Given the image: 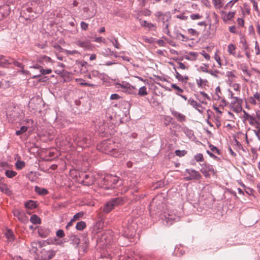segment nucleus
<instances>
[{
    "mask_svg": "<svg viewBox=\"0 0 260 260\" xmlns=\"http://www.w3.org/2000/svg\"><path fill=\"white\" fill-rule=\"evenodd\" d=\"M14 215L17 217L18 219L22 221L23 219V214L19 209H15L13 211Z\"/></svg>",
    "mask_w": 260,
    "mask_h": 260,
    "instance_id": "393cba45",
    "label": "nucleus"
},
{
    "mask_svg": "<svg viewBox=\"0 0 260 260\" xmlns=\"http://www.w3.org/2000/svg\"><path fill=\"white\" fill-rule=\"evenodd\" d=\"M209 65L208 64H204L203 66H201L199 68V71L205 73H209L208 70Z\"/></svg>",
    "mask_w": 260,
    "mask_h": 260,
    "instance_id": "e433bc0d",
    "label": "nucleus"
},
{
    "mask_svg": "<svg viewBox=\"0 0 260 260\" xmlns=\"http://www.w3.org/2000/svg\"><path fill=\"white\" fill-rule=\"evenodd\" d=\"M5 236L9 241L12 242L14 241V236L12 231L10 230H7L5 233Z\"/></svg>",
    "mask_w": 260,
    "mask_h": 260,
    "instance_id": "b1692460",
    "label": "nucleus"
},
{
    "mask_svg": "<svg viewBox=\"0 0 260 260\" xmlns=\"http://www.w3.org/2000/svg\"><path fill=\"white\" fill-rule=\"evenodd\" d=\"M185 173L184 175H189L188 176L185 177L184 180L185 181H189L191 180H199L201 178L202 176L198 171L193 169H186Z\"/></svg>",
    "mask_w": 260,
    "mask_h": 260,
    "instance_id": "39448f33",
    "label": "nucleus"
},
{
    "mask_svg": "<svg viewBox=\"0 0 260 260\" xmlns=\"http://www.w3.org/2000/svg\"><path fill=\"white\" fill-rule=\"evenodd\" d=\"M247 121H248L250 125L254 126L256 127H258V126L260 125L258 121L253 116H251V117L249 118Z\"/></svg>",
    "mask_w": 260,
    "mask_h": 260,
    "instance_id": "412c9836",
    "label": "nucleus"
},
{
    "mask_svg": "<svg viewBox=\"0 0 260 260\" xmlns=\"http://www.w3.org/2000/svg\"><path fill=\"white\" fill-rule=\"evenodd\" d=\"M251 3L252 4L253 9L257 12L258 11V8L257 6V3L254 0H250Z\"/></svg>",
    "mask_w": 260,
    "mask_h": 260,
    "instance_id": "13d9d810",
    "label": "nucleus"
},
{
    "mask_svg": "<svg viewBox=\"0 0 260 260\" xmlns=\"http://www.w3.org/2000/svg\"><path fill=\"white\" fill-rule=\"evenodd\" d=\"M194 158L197 162L204 161V157L202 153H199L195 155Z\"/></svg>",
    "mask_w": 260,
    "mask_h": 260,
    "instance_id": "79ce46f5",
    "label": "nucleus"
},
{
    "mask_svg": "<svg viewBox=\"0 0 260 260\" xmlns=\"http://www.w3.org/2000/svg\"><path fill=\"white\" fill-rule=\"evenodd\" d=\"M0 61H2V63L0 64V65H2V63H8L11 64L10 62H9V60H7L5 58V57L4 55H0Z\"/></svg>",
    "mask_w": 260,
    "mask_h": 260,
    "instance_id": "8fccbe9b",
    "label": "nucleus"
},
{
    "mask_svg": "<svg viewBox=\"0 0 260 260\" xmlns=\"http://www.w3.org/2000/svg\"><path fill=\"white\" fill-rule=\"evenodd\" d=\"M203 17V16L199 13H192L190 15V18L193 20H199Z\"/></svg>",
    "mask_w": 260,
    "mask_h": 260,
    "instance_id": "473e14b6",
    "label": "nucleus"
},
{
    "mask_svg": "<svg viewBox=\"0 0 260 260\" xmlns=\"http://www.w3.org/2000/svg\"><path fill=\"white\" fill-rule=\"evenodd\" d=\"M171 114L174 116L179 122H182L186 120V117L184 115L174 110H171Z\"/></svg>",
    "mask_w": 260,
    "mask_h": 260,
    "instance_id": "9b49d317",
    "label": "nucleus"
},
{
    "mask_svg": "<svg viewBox=\"0 0 260 260\" xmlns=\"http://www.w3.org/2000/svg\"><path fill=\"white\" fill-rule=\"evenodd\" d=\"M52 72V70L51 69H41L40 73L42 75H46L50 74Z\"/></svg>",
    "mask_w": 260,
    "mask_h": 260,
    "instance_id": "49530a36",
    "label": "nucleus"
},
{
    "mask_svg": "<svg viewBox=\"0 0 260 260\" xmlns=\"http://www.w3.org/2000/svg\"><path fill=\"white\" fill-rule=\"evenodd\" d=\"M93 41L98 43L103 42L104 43H105L106 42L105 39L101 37H95Z\"/></svg>",
    "mask_w": 260,
    "mask_h": 260,
    "instance_id": "3c124183",
    "label": "nucleus"
},
{
    "mask_svg": "<svg viewBox=\"0 0 260 260\" xmlns=\"http://www.w3.org/2000/svg\"><path fill=\"white\" fill-rule=\"evenodd\" d=\"M240 43L243 44V47L244 48V50L245 51L247 50L248 49V45L246 44V41L245 38H241Z\"/></svg>",
    "mask_w": 260,
    "mask_h": 260,
    "instance_id": "a18cd8bd",
    "label": "nucleus"
},
{
    "mask_svg": "<svg viewBox=\"0 0 260 260\" xmlns=\"http://www.w3.org/2000/svg\"><path fill=\"white\" fill-rule=\"evenodd\" d=\"M200 93L202 96V97L205 99H206L209 101L211 100L210 97L205 92L202 91L200 92Z\"/></svg>",
    "mask_w": 260,
    "mask_h": 260,
    "instance_id": "bf43d9fd",
    "label": "nucleus"
},
{
    "mask_svg": "<svg viewBox=\"0 0 260 260\" xmlns=\"http://www.w3.org/2000/svg\"><path fill=\"white\" fill-rule=\"evenodd\" d=\"M201 54H202L207 60H210V56L209 54H208L207 53H206L205 51H203L201 53Z\"/></svg>",
    "mask_w": 260,
    "mask_h": 260,
    "instance_id": "4d7b16f0",
    "label": "nucleus"
},
{
    "mask_svg": "<svg viewBox=\"0 0 260 260\" xmlns=\"http://www.w3.org/2000/svg\"><path fill=\"white\" fill-rule=\"evenodd\" d=\"M220 105L222 106L221 108L217 107L215 106L213 107V108L214 110H215L216 112L218 113L220 115H221V113H222V111L221 110H223V106H226V102L224 99H222Z\"/></svg>",
    "mask_w": 260,
    "mask_h": 260,
    "instance_id": "4be33fe9",
    "label": "nucleus"
},
{
    "mask_svg": "<svg viewBox=\"0 0 260 260\" xmlns=\"http://www.w3.org/2000/svg\"><path fill=\"white\" fill-rule=\"evenodd\" d=\"M196 83L199 87L204 88L208 86V81L206 79H202L200 78L196 80Z\"/></svg>",
    "mask_w": 260,
    "mask_h": 260,
    "instance_id": "dca6fc26",
    "label": "nucleus"
},
{
    "mask_svg": "<svg viewBox=\"0 0 260 260\" xmlns=\"http://www.w3.org/2000/svg\"><path fill=\"white\" fill-rule=\"evenodd\" d=\"M253 97L255 99V100L258 102V103H260V93L256 92L253 94Z\"/></svg>",
    "mask_w": 260,
    "mask_h": 260,
    "instance_id": "69168bd1",
    "label": "nucleus"
},
{
    "mask_svg": "<svg viewBox=\"0 0 260 260\" xmlns=\"http://www.w3.org/2000/svg\"><path fill=\"white\" fill-rule=\"evenodd\" d=\"M86 227V223L84 221L78 222L76 226V228L79 231L83 230Z\"/></svg>",
    "mask_w": 260,
    "mask_h": 260,
    "instance_id": "c85d7f7f",
    "label": "nucleus"
},
{
    "mask_svg": "<svg viewBox=\"0 0 260 260\" xmlns=\"http://www.w3.org/2000/svg\"><path fill=\"white\" fill-rule=\"evenodd\" d=\"M123 201L122 199L117 198L109 201L104 207L103 212L108 213L110 212L115 206L122 204Z\"/></svg>",
    "mask_w": 260,
    "mask_h": 260,
    "instance_id": "7ed1b4c3",
    "label": "nucleus"
},
{
    "mask_svg": "<svg viewBox=\"0 0 260 260\" xmlns=\"http://www.w3.org/2000/svg\"><path fill=\"white\" fill-rule=\"evenodd\" d=\"M37 61L40 63H42L43 61L48 62H51L52 59H51L50 57H49L48 56H47L46 55H43V56H40L38 57L37 58Z\"/></svg>",
    "mask_w": 260,
    "mask_h": 260,
    "instance_id": "5701e85b",
    "label": "nucleus"
},
{
    "mask_svg": "<svg viewBox=\"0 0 260 260\" xmlns=\"http://www.w3.org/2000/svg\"><path fill=\"white\" fill-rule=\"evenodd\" d=\"M120 87L123 89V91L130 94L137 95V89L136 87L127 84L126 85H120Z\"/></svg>",
    "mask_w": 260,
    "mask_h": 260,
    "instance_id": "9d476101",
    "label": "nucleus"
},
{
    "mask_svg": "<svg viewBox=\"0 0 260 260\" xmlns=\"http://www.w3.org/2000/svg\"><path fill=\"white\" fill-rule=\"evenodd\" d=\"M188 103L192 106L193 108H196L200 113H203L204 111V109L202 107V106L198 104L196 101L194 100L189 99L188 100Z\"/></svg>",
    "mask_w": 260,
    "mask_h": 260,
    "instance_id": "f8f14e48",
    "label": "nucleus"
},
{
    "mask_svg": "<svg viewBox=\"0 0 260 260\" xmlns=\"http://www.w3.org/2000/svg\"><path fill=\"white\" fill-rule=\"evenodd\" d=\"M98 148L102 152L115 157H118L122 154L120 144L111 140L103 142Z\"/></svg>",
    "mask_w": 260,
    "mask_h": 260,
    "instance_id": "f257e3e1",
    "label": "nucleus"
},
{
    "mask_svg": "<svg viewBox=\"0 0 260 260\" xmlns=\"http://www.w3.org/2000/svg\"><path fill=\"white\" fill-rule=\"evenodd\" d=\"M198 54L197 52H191L189 53L190 57L192 59H196L198 57Z\"/></svg>",
    "mask_w": 260,
    "mask_h": 260,
    "instance_id": "6e6d98bb",
    "label": "nucleus"
},
{
    "mask_svg": "<svg viewBox=\"0 0 260 260\" xmlns=\"http://www.w3.org/2000/svg\"><path fill=\"white\" fill-rule=\"evenodd\" d=\"M148 94L147 87L145 86H143L139 88L137 95L140 96H145Z\"/></svg>",
    "mask_w": 260,
    "mask_h": 260,
    "instance_id": "f3484780",
    "label": "nucleus"
},
{
    "mask_svg": "<svg viewBox=\"0 0 260 260\" xmlns=\"http://www.w3.org/2000/svg\"><path fill=\"white\" fill-rule=\"evenodd\" d=\"M221 17L223 21L225 23L228 21L231 20L235 16L236 12L235 11H230L228 13L224 11H221L220 12Z\"/></svg>",
    "mask_w": 260,
    "mask_h": 260,
    "instance_id": "0eeeda50",
    "label": "nucleus"
},
{
    "mask_svg": "<svg viewBox=\"0 0 260 260\" xmlns=\"http://www.w3.org/2000/svg\"><path fill=\"white\" fill-rule=\"evenodd\" d=\"M16 167L18 170H20L25 167V162L23 161L17 160L15 164Z\"/></svg>",
    "mask_w": 260,
    "mask_h": 260,
    "instance_id": "2f4dec72",
    "label": "nucleus"
},
{
    "mask_svg": "<svg viewBox=\"0 0 260 260\" xmlns=\"http://www.w3.org/2000/svg\"><path fill=\"white\" fill-rule=\"evenodd\" d=\"M178 68H179V69H182V70H185L187 69V68L186 67L185 65L181 62H178V67H177Z\"/></svg>",
    "mask_w": 260,
    "mask_h": 260,
    "instance_id": "0e129e2a",
    "label": "nucleus"
},
{
    "mask_svg": "<svg viewBox=\"0 0 260 260\" xmlns=\"http://www.w3.org/2000/svg\"><path fill=\"white\" fill-rule=\"evenodd\" d=\"M237 23L238 24L241 26V27H243L244 25V20L242 19V18H238L237 20Z\"/></svg>",
    "mask_w": 260,
    "mask_h": 260,
    "instance_id": "5fc2aeb1",
    "label": "nucleus"
},
{
    "mask_svg": "<svg viewBox=\"0 0 260 260\" xmlns=\"http://www.w3.org/2000/svg\"><path fill=\"white\" fill-rule=\"evenodd\" d=\"M25 207L26 208L32 209L36 207V204L34 201H29L25 204Z\"/></svg>",
    "mask_w": 260,
    "mask_h": 260,
    "instance_id": "7c9ffc66",
    "label": "nucleus"
},
{
    "mask_svg": "<svg viewBox=\"0 0 260 260\" xmlns=\"http://www.w3.org/2000/svg\"><path fill=\"white\" fill-rule=\"evenodd\" d=\"M0 191L7 195H10L12 193L8 185L5 183L0 184Z\"/></svg>",
    "mask_w": 260,
    "mask_h": 260,
    "instance_id": "aec40b11",
    "label": "nucleus"
},
{
    "mask_svg": "<svg viewBox=\"0 0 260 260\" xmlns=\"http://www.w3.org/2000/svg\"><path fill=\"white\" fill-rule=\"evenodd\" d=\"M171 87L174 89L175 90H176V93L178 95H179V93H182L183 90L182 89H181V88H180L179 86H178L177 85H176V84H173L171 85Z\"/></svg>",
    "mask_w": 260,
    "mask_h": 260,
    "instance_id": "f704fd0d",
    "label": "nucleus"
},
{
    "mask_svg": "<svg viewBox=\"0 0 260 260\" xmlns=\"http://www.w3.org/2000/svg\"><path fill=\"white\" fill-rule=\"evenodd\" d=\"M213 17L214 20V22L215 24H217L219 21V18L218 15L215 13V12H213Z\"/></svg>",
    "mask_w": 260,
    "mask_h": 260,
    "instance_id": "052dcab7",
    "label": "nucleus"
},
{
    "mask_svg": "<svg viewBox=\"0 0 260 260\" xmlns=\"http://www.w3.org/2000/svg\"><path fill=\"white\" fill-rule=\"evenodd\" d=\"M112 43L113 45L115 46V48L117 49L120 48V44L119 43L118 40L117 39H115L114 42L112 41Z\"/></svg>",
    "mask_w": 260,
    "mask_h": 260,
    "instance_id": "774afa93",
    "label": "nucleus"
},
{
    "mask_svg": "<svg viewBox=\"0 0 260 260\" xmlns=\"http://www.w3.org/2000/svg\"><path fill=\"white\" fill-rule=\"evenodd\" d=\"M234 94L231 93L232 102L231 103V107L233 108L234 111L237 113L241 112L242 110V99L233 96Z\"/></svg>",
    "mask_w": 260,
    "mask_h": 260,
    "instance_id": "20e7f679",
    "label": "nucleus"
},
{
    "mask_svg": "<svg viewBox=\"0 0 260 260\" xmlns=\"http://www.w3.org/2000/svg\"><path fill=\"white\" fill-rule=\"evenodd\" d=\"M141 25L142 27L148 28L149 29H152L155 27V25L151 23H148L146 20H139Z\"/></svg>",
    "mask_w": 260,
    "mask_h": 260,
    "instance_id": "6ab92c4d",
    "label": "nucleus"
},
{
    "mask_svg": "<svg viewBox=\"0 0 260 260\" xmlns=\"http://www.w3.org/2000/svg\"><path fill=\"white\" fill-rule=\"evenodd\" d=\"M51 233V231L48 228H40L38 230V233L42 238H46L48 237Z\"/></svg>",
    "mask_w": 260,
    "mask_h": 260,
    "instance_id": "ddd939ff",
    "label": "nucleus"
},
{
    "mask_svg": "<svg viewBox=\"0 0 260 260\" xmlns=\"http://www.w3.org/2000/svg\"><path fill=\"white\" fill-rule=\"evenodd\" d=\"M88 24L84 21L81 22V27L84 30H86L88 28Z\"/></svg>",
    "mask_w": 260,
    "mask_h": 260,
    "instance_id": "864d4df0",
    "label": "nucleus"
},
{
    "mask_svg": "<svg viewBox=\"0 0 260 260\" xmlns=\"http://www.w3.org/2000/svg\"><path fill=\"white\" fill-rule=\"evenodd\" d=\"M222 93L221 92L220 88L219 86H218L215 89V95L214 96V99L216 100H219L222 99Z\"/></svg>",
    "mask_w": 260,
    "mask_h": 260,
    "instance_id": "a878e982",
    "label": "nucleus"
},
{
    "mask_svg": "<svg viewBox=\"0 0 260 260\" xmlns=\"http://www.w3.org/2000/svg\"><path fill=\"white\" fill-rule=\"evenodd\" d=\"M202 168L200 171L206 177H209L210 173L215 174V171L213 166L206 162L201 165Z\"/></svg>",
    "mask_w": 260,
    "mask_h": 260,
    "instance_id": "423d86ee",
    "label": "nucleus"
},
{
    "mask_svg": "<svg viewBox=\"0 0 260 260\" xmlns=\"http://www.w3.org/2000/svg\"><path fill=\"white\" fill-rule=\"evenodd\" d=\"M56 236L59 238H63L65 236L64 231L62 230H58L56 232Z\"/></svg>",
    "mask_w": 260,
    "mask_h": 260,
    "instance_id": "09e8293b",
    "label": "nucleus"
},
{
    "mask_svg": "<svg viewBox=\"0 0 260 260\" xmlns=\"http://www.w3.org/2000/svg\"><path fill=\"white\" fill-rule=\"evenodd\" d=\"M239 0H231L228 2L224 7L225 9H231L234 5L237 3Z\"/></svg>",
    "mask_w": 260,
    "mask_h": 260,
    "instance_id": "72a5a7b5",
    "label": "nucleus"
},
{
    "mask_svg": "<svg viewBox=\"0 0 260 260\" xmlns=\"http://www.w3.org/2000/svg\"><path fill=\"white\" fill-rule=\"evenodd\" d=\"M84 215V212H80L77 213H76L73 218V220H78L79 218H81Z\"/></svg>",
    "mask_w": 260,
    "mask_h": 260,
    "instance_id": "a19ab883",
    "label": "nucleus"
},
{
    "mask_svg": "<svg viewBox=\"0 0 260 260\" xmlns=\"http://www.w3.org/2000/svg\"><path fill=\"white\" fill-rule=\"evenodd\" d=\"M120 96L118 94H112L111 95L110 99L111 100H118L120 99Z\"/></svg>",
    "mask_w": 260,
    "mask_h": 260,
    "instance_id": "338daca9",
    "label": "nucleus"
},
{
    "mask_svg": "<svg viewBox=\"0 0 260 260\" xmlns=\"http://www.w3.org/2000/svg\"><path fill=\"white\" fill-rule=\"evenodd\" d=\"M212 3L216 9L220 10L224 6L223 0H212Z\"/></svg>",
    "mask_w": 260,
    "mask_h": 260,
    "instance_id": "a211bd4d",
    "label": "nucleus"
},
{
    "mask_svg": "<svg viewBox=\"0 0 260 260\" xmlns=\"http://www.w3.org/2000/svg\"><path fill=\"white\" fill-rule=\"evenodd\" d=\"M229 31L231 33H233V34H237V31L236 27L234 25L230 26L229 28Z\"/></svg>",
    "mask_w": 260,
    "mask_h": 260,
    "instance_id": "603ef678",
    "label": "nucleus"
},
{
    "mask_svg": "<svg viewBox=\"0 0 260 260\" xmlns=\"http://www.w3.org/2000/svg\"><path fill=\"white\" fill-rule=\"evenodd\" d=\"M6 176L9 178H12L17 175V172L12 170H7L5 173Z\"/></svg>",
    "mask_w": 260,
    "mask_h": 260,
    "instance_id": "c756f323",
    "label": "nucleus"
},
{
    "mask_svg": "<svg viewBox=\"0 0 260 260\" xmlns=\"http://www.w3.org/2000/svg\"><path fill=\"white\" fill-rule=\"evenodd\" d=\"M11 63H13L15 66L21 68L22 70L24 69L23 66L20 63L14 60H12V62H10Z\"/></svg>",
    "mask_w": 260,
    "mask_h": 260,
    "instance_id": "de8ad7c7",
    "label": "nucleus"
},
{
    "mask_svg": "<svg viewBox=\"0 0 260 260\" xmlns=\"http://www.w3.org/2000/svg\"><path fill=\"white\" fill-rule=\"evenodd\" d=\"M236 49L237 47L235 44H229L228 46L227 51L230 55L237 58L242 57L241 54L239 52H237Z\"/></svg>",
    "mask_w": 260,
    "mask_h": 260,
    "instance_id": "6e6552de",
    "label": "nucleus"
},
{
    "mask_svg": "<svg viewBox=\"0 0 260 260\" xmlns=\"http://www.w3.org/2000/svg\"><path fill=\"white\" fill-rule=\"evenodd\" d=\"M171 19V16L169 14H164L160 19L162 21L163 23V27H164V31L166 34H168L169 32V24L168 21Z\"/></svg>",
    "mask_w": 260,
    "mask_h": 260,
    "instance_id": "1a4fd4ad",
    "label": "nucleus"
},
{
    "mask_svg": "<svg viewBox=\"0 0 260 260\" xmlns=\"http://www.w3.org/2000/svg\"><path fill=\"white\" fill-rule=\"evenodd\" d=\"M87 139L78 136L75 139V142L81 147H84V145L86 143Z\"/></svg>",
    "mask_w": 260,
    "mask_h": 260,
    "instance_id": "2eb2a0df",
    "label": "nucleus"
},
{
    "mask_svg": "<svg viewBox=\"0 0 260 260\" xmlns=\"http://www.w3.org/2000/svg\"><path fill=\"white\" fill-rule=\"evenodd\" d=\"M214 58L215 60L217 61L218 64H219V67H221V62L220 57L218 54V51H216V52H215V53L214 54Z\"/></svg>",
    "mask_w": 260,
    "mask_h": 260,
    "instance_id": "58836bf2",
    "label": "nucleus"
},
{
    "mask_svg": "<svg viewBox=\"0 0 260 260\" xmlns=\"http://www.w3.org/2000/svg\"><path fill=\"white\" fill-rule=\"evenodd\" d=\"M27 130V127L25 126H22L21 127L20 129L16 132V135L19 136L24 133L26 132Z\"/></svg>",
    "mask_w": 260,
    "mask_h": 260,
    "instance_id": "c9c22d12",
    "label": "nucleus"
},
{
    "mask_svg": "<svg viewBox=\"0 0 260 260\" xmlns=\"http://www.w3.org/2000/svg\"><path fill=\"white\" fill-rule=\"evenodd\" d=\"M30 220L34 224H40L41 222V219L35 214L31 216Z\"/></svg>",
    "mask_w": 260,
    "mask_h": 260,
    "instance_id": "cd10ccee",
    "label": "nucleus"
},
{
    "mask_svg": "<svg viewBox=\"0 0 260 260\" xmlns=\"http://www.w3.org/2000/svg\"><path fill=\"white\" fill-rule=\"evenodd\" d=\"M175 73H176V78L178 79L180 81H183L184 79V78L183 76L180 75L176 70H175Z\"/></svg>",
    "mask_w": 260,
    "mask_h": 260,
    "instance_id": "680f3d73",
    "label": "nucleus"
},
{
    "mask_svg": "<svg viewBox=\"0 0 260 260\" xmlns=\"http://www.w3.org/2000/svg\"><path fill=\"white\" fill-rule=\"evenodd\" d=\"M76 44L82 48H84L85 49H89L90 46V43L89 40H78L76 42Z\"/></svg>",
    "mask_w": 260,
    "mask_h": 260,
    "instance_id": "4468645a",
    "label": "nucleus"
},
{
    "mask_svg": "<svg viewBox=\"0 0 260 260\" xmlns=\"http://www.w3.org/2000/svg\"><path fill=\"white\" fill-rule=\"evenodd\" d=\"M248 102L253 105H256L258 104L255 99L253 96H250L247 99Z\"/></svg>",
    "mask_w": 260,
    "mask_h": 260,
    "instance_id": "4c0bfd02",
    "label": "nucleus"
},
{
    "mask_svg": "<svg viewBox=\"0 0 260 260\" xmlns=\"http://www.w3.org/2000/svg\"><path fill=\"white\" fill-rule=\"evenodd\" d=\"M35 190L38 194L41 195H45L48 193V191L47 189L45 188H40L38 186L35 187Z\"/></svg>",
    "mask_w": 260,
    "mask_h": 260,
    "instance_id": "bb28decb",
    "label": "nucleus"
},
{
    "mask_svg": "<svg viewBox=\"0 0 260 260\" xmlns=\"http://www.w3.org/2000/svg\"><path fill=\"white\" fill-rule=\"evenodd\" d=\"M73 241L75 244H76L77 246H78L80 243V239L77 237L76 236H73L72 239Z\"/></svg>",
    "mask_w": 260,
    "mask_h": 260,
    "instance_id": "e2e57ef3",
    "label": "nucleus"
},
{
    "mask_svg": "<svg viewBox=\"0 0 260 260\" xmlns=\"http://www.w3.org/2000/svg\"><path fill=\"white\" fill-rule=\"evenodd\" d=\"M175 153L177 156L181 157L184 156L187 152L185 150H177L175 151Z\"/></svg>",
    "mask_w": 260,
    "mask_h": 260,
    "instance_id": "ea45409f",
    "label": "nucleus"
},
{
    "mask_svg": "<svg viewBox=\"0 0 260 260\" xmlns=\"http://www.w3.org/2000/svg\"><path fill=\"white\" fill-rule=\"evenodd\" d=\"M232 88L237 92H240V85L238 83H233L231 85Z\"/></svg>",
    "mask_w": 260,
    "mask_h": 260,
    "instance_id": "37998d69",
    "label": "nucleus"
},
{
    "mask_svg": "<svg viewBox=\"0 0 260 260\" xmlns=\"http://www.w3.org/2000/svg\"><path fill=\"white\" fill-rule=\"evenodd\" d=\"M102 187L106 189H112L114 188V185L118 181V178L117 176L112 175H106L103 179Z\"/></svg>",
    "mask_w": 260,
    "mask_h": 260,
    "instance_id": "f03ea898",
    "label": "nucleus"
},
{
    "mask_svg": "<svg viewBox=\"0 0 260 260\" xmlns=\"http://www.w3.org/2000/svg\"><path fill=\"white\" fill-rule=\"evenodd\" d=\"M47 254L48 258L49 259H51L55 255V251L54 250H49L47 252Z\"/></svg>",
    "mask_w": 260,
    "mask_h": 260,
    "instance_id": "c03bdc74",
    "label": "nucleus"
}]
</instances>
